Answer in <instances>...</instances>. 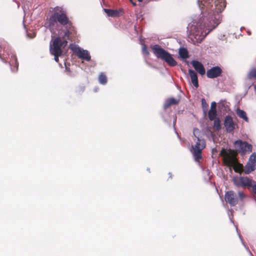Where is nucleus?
I'll use <instances>...</instances> for the list:
<instances>
[{
    "mask_svg": "<svg viewBox=\"0 0 256 256\" xmlns=\"http://www.w3.org/2000/svg\"><path fill=\"white\" fill-rule=\"evenodd\" d=\"M208 118L210 120H215L217 116L216 110H210L208 114Z\"/></svg>",
    "mask_w": 256,
    "mask_h": 256,
    "instance_id": "20",
    "label": "nucleus"
},
{
    "mask_svg": "<svg viewBox=\"0 0 256 256\" xmlns=\"http://www.w3.org/2000/svg\"><path fill=\"white\" fill-rule=\"evenodd\" d=\"M70 48L80 58L89 62L91 56L88 50H84L78 45L70 44Z\"/></svg>",
    "mask_w": 256,
    "mask_h": 256,
    "instance_id": "6",
    "label": "nucleus"
},
{
    "mask_svg": "<svg viewBox=\"0 0 256 256\" xmlns=\"http://www.w3.org/2000/svg\"><path fill=\"white\" fill-rule=\"evenodd\" d=\"M152 50L154 54L158 58L166 62L170 66H174L177 64V62L172 58L168 52L161 48L158 44L151 46Z\"/></svg>",
    "mask_w": 256,
    "mask_h": 256,
    "instance_id": "4",
    "label": "nucleus"
},
{
    "mask_svg": "<svg viewBox=\"0 0 256 256\" xmlns=\"http://www.w3.org/2000/svg\"><path fill=\"white\" fill-rule=\"evenodd\" d=\"M234 145L236 150L242 155L246 154L247 152H251L252 151V145L249 144L246 142L238 140L234 142Z\"/></svg>",
    "mask_w": 256,
    "mask_h": 256,
    "instance_id": "7",
    "label": "nucleus"
},
{
    "mask_svg": "<svg viewBox=\"0 0 256 256\" xmlns=\"http://www.w3.org/2000/svg\"><path fill=\"white\" fill-rule=\"evenodd\" d=\"M163 118H164V120L165 122H168V120L166 118H164V117Z\"/></svg>",
    "mask_w": 256,
    "mask_h": 256,
    "instance_id": "32",
    "label": "nucleus"
},
{
    "mask_svg": "<svg viewBox=\"0 0 256 256\" xmlns=\"http://www.w3.org/2000/svg\"><path fill=\"white\" fill-rule=\"evenodd\" d=\"M256 166V154L253 152L249 158L245 166V173L248 174L255 170Z\"/></svg>",
    "mask_w": 256,
    "mask_h": 256,
    "instance_id": "8",
    "label": "nucleus"
},
{
    "mask_svg": "<svg viewBox=\"0 0 256 256\" xmlns=\"http://www.w3.org/2000/svg\"><path fill=\"white\" fill-rule=\"evenodd\" d=\"M224 124L226 131L228 133L232 132L235 129L236 124H234L232 118L230 115H227L224 118Z\"/></svg>",
    "mask_w": 256,
    "mask_h": 256,
    "instance_id": "9",
    "label": "nucleus"
},
{
    "mask_svg": "<svg viewBox=\"0 0 256 256\" xmlns=\"http://www.w3.org/2000/svg\"><path fill=\"white\" fill-rule=\"evenodd\" d=\"M235 227H236V232H237L238 234V237H239V238H240V240H241L242 244L246 248V250L248 252L250 255V256H254L253 254H252V252L250 250L249 248H248V246H246V244H245L244 242L241 235L238 232V229L237 228V226H235Z\"/></svg>",
    "mask_w": 256,
    "mask_h": 256,
    "instance_id": "21",
    "label": "nucleus"
},
{
    "mask_svg": "<svg viewBox=\"0 0 256 256\" xmlns=\"http://www.w3.org/2000/svg\"><path fill=\"white\" fill-rule=\"evenodd\" d=\"M104 12L109 16L114 17L118 16V12L117 10H113L111 9L104 8Z\"/></svg>",
    "mask_w": 256,
    "mask_h": 256,
    "instance_id": "17",
    "label": "nucleus"
},
{
    "mask_svg": "<svg viewBox=\"0 0 256 256\" xmlns=\"http://www.w3.org/2000/svg\"><path fill=\"white\" fill-rule=\"evenodd\" d=\"M176 132V134L178 135V138H180V137L179 136L178 133Z\"/></svg>",
    "mask_w": 256,
    "mask_h": 256,
    "instance_id": "37",
    "label": "nucleus"
},
{
    "mask_svg": "<svg viewBox=\"0 0 256 256\" xmlns=\"http://www.w3.org/2000/svg\"><path fill=\"white\" fill-rule=\"evenodd\" d=\"M254 181L246 176H242V187L251 186Z\"/></svg>",
    "mask_w": 256,
    "mask_h": 256,
    "instance_id": "15",
    "label": "nucleus"
},
{
    "mask_svg": "<svg viewBox=\"0 0 256 256\" xmlns=\"http://www.w3.org/2000/svg\"><path fill=\"white\" fill-rule=\"evenodd\" d=\"M233 182L236 186L242 187V176L234 178Z\"/></svg>",
    "mask_w": 256,
    "mask_h": 256,
    "instance_id": "23",
    "label": "nucleus"
},
{
    "mask_svg": "<svg viewBox=\"0 0 256 256\" xmlns=\"http://www.w3.org/2000/svg\"><path fill=\"white\" fill-rule=\"evenodd\" d=\"M198 4L200 14L194 17L187 32L194 42L200 43L220 24L226 3L225 0H198Z\"/></svg>",
    "mask_w": 256,
    "mask_h": 256,
    "instance_id": "1",
    "label": "nucleus"
},
{
    "mask_svg": "<svg viewBox=\"0 0 256 256\" xmlns=\"http://www.w3.org/2000/svg\"><path fill=\"white\" fill-rule=\"evenodd\" d=\"M248 78L249 79H252L253 78H256V68L252 69L250 72L248 73Z\"/></svg>",
    "mask_w": 256,
    "mask_h": 256,
    "instance_id": "24",
    "label": "nucleus"
},
{
    "mask_svg": "<svg viewBox=\"0 0 256 256\" xmlns=\"http://www.w3.org/2000/svg\"><path fill=\"white\" fill-rule=\"evenodd\" d=\"M236 114L239 118L243 119L244 121L246 122L248 121L246 112L244 110L238 108L236 110Z\"/></svg>",
    "mask_w": 256,
    "mask_h": 256,
    "instance_id": "16",
    "label": "nucleus"
},
{
    "mask_svg": "<svg viewBox=\"0 0 256 256\" xmlns=\"http://www.w3.org/2000/svg\"><path fill=\"white\" fill-rule=\"evenodd\" d=\"M10 61L9 64L11 68L12 72H15L18 70V64L17 61L16 56L14 53H10Z\"/></svg>",
    "mask_w": 256,
    "mask_h": 256,
    "instance_id": "11",
    "label": "nucleus"
},
{
    "mask_svg": "<svg viewBox=\"0 0 256 256\" xmlns=\"http://www.w3.org/2000/svg\"><path fill=\"white\" fill-rule=\"evenodd\" d=\"M108 79L106 76L103 73L100 74L98 76V82L100 84L105 85L107 83Z\"/></svg>",
    "mask_w": 256,
    "mask_h": 256,
    "instance_id": "19",
    "label": "nucleus"
},
{
    "mask_svg": "<svg viewBox=\"0 0 256 256\" xmlns=\"http://www.w3.org/2000/svg\"><path fill=\"white\" fill-rule=\"evenodd\" d=\"M129 0L131 2V3L132 4L133 6H136V3L134 2L133 0Z\"/></svg>",
    "mask_w": 256,
    "mask_h": 256,
    "instance_id": "30",
    "label": "nucleus"
},
{
    "mask_svg": "<svg viewBox=\"0 0 256 256\" xmlns=\"http://www.w3.org/2000/svg\"><path fill=\"white\" fill-rule=\"evenodd\" d=\"M148 171H149L150 170V169L149 168H148L147 169Z\"/></svg>",
    "mask_w": 256,
    "mask_h": 256,
    "instance_id": "41",
    "label": "nucleus"
},
{
    "mask_svg": "<svg viewBox=\"0 0 256 256\" xmlns=\"http://www.w3.org/2000/svg\"><path fill=\"white\" fill-rule=\"evenodd\" d=\"M176 116H174V122H173V126H174V130H176L175 124H176Z\"/></svg>",
    "mask_w": 256,
    "mask_h": 256,
    "instance_id": "29",
    "label": "nucleus"
},
{
    "mask_svg": "<svg viewBox=\"0 0 256 256\" xmlns=\"http://www.w3.org/2000/svg\"><path fill=\"white\" fill-rule=\"evenodd\" d=\"M214 120V127L216 130H220L222 128L220 120H219L218 118H216L215 120Z\"/></svg>",
    "mask_w": 256,
    "mask_h": 256,
    "instance_id": "22",
    "label": "nucleus"
},
{
    "mask_svg": "<svg viewBox=\"0 0 256 256\" xmlns=\"http://www.w3.org/2000/svg\"><path fill=\"white\" fill-rule=\"evenodd\" d=\"M191 64L195 69L200 75L202 76L206 74L205 68L202 64L198 60H193Z\"/></svg>",
    "mask_w": 256,
    "mask_h": 256,
    "instance_id": "12",
    "label": "nucleus"
},
{
    "mask_svg": "<svg viewBox=\"0 0 256 256\" xmlns=\"http://www.w3.org/2000/svg\"><path fill=\"white\" fill-rule=\"evenodd\" d=\"M201 102H202V106L203 108H207L208 106V104H207L204 98H202L201 100Z\"/></svg>",
    "mask_w": 256,
    "mask_h": 256,
    "instance_id": "26",
    "label": "nucleus"
},
{
    "mask_svg": "<svg viewBox=\"0 0 256 256\" xmlns=\"http://www.w3.org/2000/svg\"><path fill=\"white\" fill-rule=\"evenodd\" d=\"M247 33L248 35H250L251 34V32L250 31V30H248L247 31Z\"/></svg>",
    "mask_w": 256,
    "mask_h": 256,
    "instance_id": "31",
    "label": "nucleus"
},
{
    "mask_svg": "<svg viewBox=\"0 0 256 256\" xmlns=\"http://www.w3.org/2000/svg\"><path fill=\"white\" fill-rule=\"evenodd\" d=\"M94 91H95V92H96V91H97V89H96V90H94Z\"/></svg>",
    "mask_w": 256,
    "mask_h": 256,
    "instance_id": "40",
    "label": "nucleus"
},
{
    "mask_svg": "<svg viewBox=\"0 0 256 256\" xmlns=\"http://www.w3.org/2000/svg\"><path fill=\"white\" fill-rule=\"evenodd\" d=\"M28 36L29 38H34L35 36H30V34H28Z\"/></svg>",
    "mask_w": 256,
    "mask_h": 256,
    "instance_id": "34",
    "label": "nucleus"
},
{
    "mask_svg": "<svg viewBox=\"0 0 256 256\" xmlns=\"http://www.w3.org/2000/svg\"><path fill=\"white\" fill-rule=\"evenodd\" d=\"M54 12L48 20V26L50 31L52 33L55 32L54 30L58 25V22L63 26H66L64 32H58V36L53 40L52 44H50V47L51 54L54 56V60L58 62V57L60 56L62 54V49L67 45L72 23L62 8L56 6L54 8Z\"/></svg>",
    "mask_w": 256,
    "mask_h": 256,
    "instance_id": "2",
    "label": "nucleus"
},
{
    "mask_svg": "<svg viewBox=\"0 0 256 256\" xmlns=\"http://www.w3.org/2000/svg\"><path fill=\"white\" fill-rule=\"evenodd\" d=\"M188 74L190 76L191 82L194 86L196 88L198 87V74L196 72L192 69L188 70Z\"/></svg>",
    "mask_w": 256,
    "mask_h": 256,
    "instance_id": "13",
    "label": "nucleus"
},
{
    "mask_svg": "<svg viewBox=\"0 0 256 256\" xmlns=\"http://www.w3.org/2000/svg\"><path fill=\"white\" fill-rule=\"evenodd\" d=\"M142 53H144L146 55H148L149 54V52H148L147 47L146 46V45L143 46L142 48Z\"/></svg>",
    "mask_w": 256,
    "mask_h": 256,
    "instance_id": "25",
    "label": "nucleus"
},
{
    "mask_svg": "<svg viewBox=\"0 0 256 256\" xmlns=\"http://www.w3.org/2000/svg\"><path fill=\"white\" fill-rule=\"evenodd\" d=\"M178 54L180 57L183 59H186L188 57V51L185 48H180L179 50Z\"/></svg>",
    "mask_w": 256,
    "mask_h": 256,
    "instance_id": "18",
    "label": "nucleus"
},
{
    "mask_svg": "<svg viewBox=\"0 0 256 256\" xmlns=\"http://www.w3.org/2000/svg\"><path fill=\"white\" fill-rule=\"evenodd\" d=\"M139 2H142L143 0H138Z\"/></svg>",
    "mask_w": 256,
    "mask_h": 256,
    "instance_id": "38",
    "label": "nucleus"
},
{
    "mask_svg": "<svg viewBox=\"0 0 256 256\" xmlns=\"http://www.w3.org/2000/svg\"><path fill=\"white\" fill-rule=\"evenodd\" d=\"M0 52H1V48H0Z\"/></svg>",
    "mask_w": 256,
    "mask_h": 256,
    "instance_id": "42",
    "label": "nucleus"
},
{
    "mask_svg": "<svg viewBox=\"0 0 256 256\" xmlns=\"http://www.w3.org/2000/svg\"><path fill=\"white\" fill-rule=\"evenodd\" d=\"M216 102H213L211 103V107L210 110H216Z\"/></svg>",
    "mask_w": 256,
    "mask_h": 256,
    "instance_id": "27",
    "label": "nucleus"
},
{
    "mask_svg": "<svg viewBox=\"0 0 256 256\" xmlns=\"http://www.w3.org/2000/svg\"><path fill=\"white\" fill-rule=\"evenodd\" d=\"M254 90L256 92V84L254 86Z\"/></svg>",
    "mask_w": 256,
    "mask_h": 256,
    "instance_id": "35",
    "label": "nucleus"
},
{
    "mask_svg": "<svg viewBox=\"0 0 256 256\" xmlns=\"http://www.w3.org/2000/svg\"><path fill=\"white\" fill-rule=\"evenodd\" d=\"M169 176H170V178H172V174L170 172H169Z\"/></svg>",
    "mask_w": 256,
    "mask_h": 256,
    "instance_id": "36",
    "label": "nucleus"
},
{
    "mask_svg": "<svg viewBox=\"0 0 256 256\" xmlns=\"http://www.w3.org/2000/svg\"><path fill=\"white\" fill-rule=\"evenodd\" d=\"M193 133L195 138H196V141L194 145L192 146L190 152L192 154L195 161L199 162L202 158V150L206 148V142L204 138L198 135V134L199 133L198 129L194 128Z\"/></svg>",
    "mask_w": 256,
    "mask_h": 256,
    "instance_id": "3",
    "label": "nucleus"
},
{
    "mask_svg": "<svg viewBox=\"0 0 256 256\" xmlns=\"http://www.w3.org/2000/svg\"><path fill=\"white\" fill-rule=\"evenodd\" d=\"M178 100H177L174 98H168L165 101L164 103V108L166 109L172 105L176 104L178 103Z\"/></svg>",
    "mask_w": 256,
    "mask_h": 256,
    "instance_id": "14",
    "label": "nucleus"
},
{
    "mask_svg": "<svg viewBox=\"0 0 256 256\" xmlns=\"http://www.w3.org/2000/svg\"><path fill=\"white\" fill-rule=\"evenodd\" d=\"M222 72V70L219 66H213L207 70L206 76L210 78H214L220 76Z\"/></svg>",
    "mask_w": 256,
    "mask_h": 256,
    "instance_id": "10",
    "label": "nucleus"
},
{
    "mask_svg": "<svg viewBox=\"0 0 256 256\" xmlns=\"http://www.w3.org/2000/svg\"><path fill=\"white\" fill-rule=\"evenodd\" d=\"M0 59L2 60V61L4 63H6L7 62V60H6L5 58V57L4 56H2L0 54Z\"/></svg>",
    "mask_w": 256,
    "mask_h": 256,
    "instance_id": "28",
    "label": "nucleus"
},
{
    "mask_svg": "<svg viewBox=\"0 0 256 256\" xmlns=\"http://www.w3.org/2000/svg\"><path fill=\"white\" fill-rule=\"evenodd\" d=\"M245 198L246 194L241 191H238L237 194L232 190H230L225 194V200L231 206H235L239 200L243 202Z\"/></svg>",
    "mask_w": 256,
    "mask_h": 256,
    "instance_id": "5",
    "label": "nucleus"
},
{
    "mask_svg": "<svg viewBox=\"0 0 256 256\" xmlns=\"http://www.w3.org/2000/svg\"><path fill=\"white\" fill-rule=\"evenodd\" d=\"M66 70H67V71L70 72V69L68 68L66 66Z\"/></svg>",
    "mask_w": 256,
    "mask_h": 256,
    "instance_id": "33",
    "label": "nucleus"
},
{
    "mask_svg": "<svg viewBox=\"0 0 256 256\" xmlns=\"http://www.w3.org/2000/svg\"><path fill=\"white\" fill-rule=\"evenodd\" d=\"M230 218V220L231 222H233V221H232V220L231 219V218Z\"/></svg>",
    "mask_w": 256,
    "mask_h": 256,
    "instance_id": "39",
    "label": "nucleus"
}]
</instances>
